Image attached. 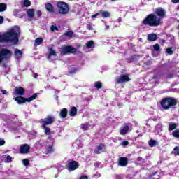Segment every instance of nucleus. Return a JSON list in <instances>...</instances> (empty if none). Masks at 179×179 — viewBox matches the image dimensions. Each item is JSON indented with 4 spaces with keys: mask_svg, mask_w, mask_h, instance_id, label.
<instances>
[{
    "mask_svg": "<svg viewBox=\"0 0 179 179\" xmlns=\"http://www.w3.org/2000/svg\"><path fill=\"white\" fill-rule=\"evenodd\" d=\"M80 179H88L87 176L83 175L81 177H80Z\"/></svg>",
    "mask_w": 179,
    "mask_h": 179,
    "instance_id": "nucleus-53",
    "label": "nucleus"
},
{
    "mask_svg": "<svg viewBox=\"0 0 179 179\" xmlns=\"http://www.w3.org/2000/svg\"><path fill=\"white\" fill-rule=\"evenodd\" d=\"M50 31L52 32H54V31H58V27H57V25H52L51 27H50Z\"/></svg>",
    "mask_w": 179,
    "mask_h": 179,
    "instance_id": "nucleus-43",
    "label": "nucleus"
},
{
    "mask_svg": "<svg viewBox=\"0 0 179 179\" xmlns=\"http://www.w3.org/2000/svg\"><path fill=\"white\" fill-rule=\"evenodd\" d=\"M46 57L50 62L55 61V59H57V52H55L52 48H50L46 54Z\"/></svg>",
    "mask_w": 179,
    "mask_h": 179,
    "instance_id": "nucleus-9",
    "label": "nucleus"
},
{
    "mask_svg": "<svg viewBox=\"0 0 179 179\" xmlns=\"http://www.w3.org/2000/svg\"><path fill=\"white\" fill-rule=\"evenodd\" d=\"M65 36H66L67 37H73V32L72 31H69L65 33Z\"/></svg>",
    "mask_w": 179,
    "mask_h": 179,
    "instance_id": "nucleus-46",
    "label": "nucleus"
},
{
    "mask_svg": "<svg viewBox=\"0 0 179 179\" xmlns=\"http://www.w3.org/2000/svg\"><path fill=\"white\" fill-rule=\"evenodd\" d=\"M162 71L160 69H155L154 71V76L150 80L151 83H155V85H159V80H160V78H162Z\"/></svg>",
    "mask_w": 179,
    "mask_h": 179,
    "instance_id": "nucleus-8",
    "label": "nucleus"
},
{
    "mask_svg": "<svg viewBox=\"0 0 179 179\" xmlns=\"http://www.w3.org/2000/svg\"><path fill=\"white\" fill-rule=\"evenodd\" d=\"M55 120V117H54L53 115L47 116L46 118L42 120L41 122L42 126L47 127V125H51V124L54 123Z\"/></svg>",
    "mask_w": 179,
    "mask_h": 179,
    "instance_id": "nucleus-11",
    "label": "nucleus"
},
{
    "mask_svg": "<svg viewBox=\"0 0 179 179\" xmlns=\"http://www.w3.org/2000/svg\"><path fill=\"white\" fill-rule=\"evenodd\" d=\"M122 19L121 18V17H120L116 20V22H117V23H120V22H122Z\"/></svg>",
    "mask_w": 179,
    "mask_h": 179,
    "instance_id": "nucleus-60",
    "label": "nucleus"
},
{
    "mask_svg": "<svg viewBox=\"0 0 179 179\" xmlns=\"http://www.w3.org/2000/svg\"><path fill=\"white\" fill-rule=\"evenodd\" d=\"M5 145V140H0V146Z\"/></svg>",
    "mask_w": 179,
    "mask_h": 179,
    "instance_id": "nucleus-54",
    "label": "nucleus"
},
{
    "mask_svg": "<svg viewBox=\"0 0 179 179\" xmlns=\"http://www.w3.org/2000/svg\"><path fill=\"white\" fill-rule=\"evenodd\" d=\"M58 171H62V170H64V167L62 166H59L58 169H57Z\"/></svg>",
    "mask_w": 179,
    "mask_h": 179,
    "instance_id": "nucleus-59",
    "label": "nucleus"
},
{
    "mask_svg": "<svg viewBox=\"0 0 179 179\" xmlns=\"http://www.w3.org/2000/svg\"><path fill=\"white\" fill-rule=\"evenodd\" d=\"M94 167L95 169L97 170L98 169H100V167H101V162H96L94 163Z\"/></svg>",
    "mask_w": 179,
    "mask_h": 179,
    "instance_id": "nucleus-40",
    "label": "nucleus"
},
{
    "mask_svg": "<svg viewBox=\"0 0 179 179\" xmlns=\"http://www.w3.org/2000/svg\"><path fill=\"white\" fill-rule=\"evenodd\" d=\"M148 145L150 148H155V146H156L157 145H159V143L157 141H156L155 140L150 139L148 141Z\"/></svg>",
    "mask_w": 179,
    "mask_h": 179,
    "instance_id": "nucleus-24",
    "label": "nucleus"
},
{
    "mask_svg": "<svg viewBox=\"0 0 179 179\" xmlns=\"http://www.w3.org/2000/svg\"><path fill=\"white\" fill-rule=\"evenodd\" d=\"M80 128L83 131H87V129H89V124L87 123L81 124Z\"/></svg>",
    "mask_w": 179,
    "mask_h": 179,
    "instance_id": "nucleus-32",
    "label": "nucleus"
},
{
    "mask_svg": "<svg viewBox=\"0 0 179 179\" xmlns=\"http://www.w3.org/2000/svg\"><path fill=\"white\" fill-rule=\"evenodd\" d=\"M45 89H50V86H46Z\"/></svg>",
    "mask_w": 179,
    "mask_h": 179,
    "instance_id": "nucleus-62",
    "label": "nucleus"
},
{
    "mask_svg": "<svg viewBox=\"0 0 179 179\" xmlns=\"http://www.w3.org/2000/svg\"><path fill=\"white\" fill-rule=\"evenodd\" d=\"M118 166L120 167H127L128 166V159L124 157L119 158Z\"/></svg>",
    "mask_w": 179,
    "mask_h": 179,
    "instance_id": "nucleus-15",
    "label": "nucleus"
},
{
    "mask_svg": "<svg viewBox=\"0 0 179 179\" xmlns=\"http://www.w3.org/2000/svg\"><path fill=\"white\" fill-rule=\"evenodd\" d=\"M27 14L28 15L29 17H34V9H29L27 11Z\"/></svg>",
    "mask_w": 179,
    "mask_h": 179,
    "instance_id": "nucleus-31",
    "label": "nucleus"
},
{
    "mask_svg": "<svg viewBox=\"0 0 179 179\" xmlns=\"http://www.w3.org/2000/svg\"><path fill=\"white\" fill-rule=\"evenodd\" d=\"M166 52L167 54H169V55H173V54H174V51H173V49H171V48H168Z\"/></svg>",
    "mask_w": 179,
    "mask_h": 179,
    "instance_id": "nucleus-42",
    "label": "nucleus"
},
{
    "mask_svg": "<svg viewBox=\"0 0 179 179\" xmlns=\"http://www.w3.org/2000/svg\"><path fill=\"white\" fill-rule=\"evenodd\" d=\"M38 96V94L36 93L34 94L31 96L29 98H24L22 96H17L15 98V100L17 101L18 104H24V103H30L33 101V100H36L37 99V96Z\"/></svg>",
    "mask_w": 179,
    "mask_h": 179,
    "instance_id": "nucleus-4",
    "label": "nucleus"
},
{
    "mask_svg": "<svg viewBox=\"0 0 179 179\" xmlns=\"http://www.w3.org/2000/svg\"><path fill=\"white\" fill-rule=\"evenodd\" d=\"M78 114V109L76 107H72L70 110L69 115L70 117H75Z\"/></svg>",
    "mask_w": 179,
    "mask_h": 179,
    "instance_id": "nucleus-22",
    "label": "nucleus"
},
{
    "mask_svg": "<svg viewBox=\"0 0 179 179\" xmlns=\"http://www.w3.org/2000/svg\"><path fill=\"white\" fill-rule=\"evenodd\" d=\"M73 147L76 148V149H78V148H82V143H80V141H76L73 144Z\"/></svg>",
    "mask_w": 179,
    "mask_h": 179,
    "instance_id": "nucleus-30",
    "label": "nucleus"
},
{
    "mask_svg": "<svg viewBox=\"0 0 179 179\" xmlns=\"http://www.w3.org/2000/svg\"><path fill=\"white\" fill-rule=\"evenodd\" d=\"M14 94H16V96H23L24 94V90L23 87H15Z\"/></svg>",
    "mask_w": 179,
    "mask_h": 179,
    "instance_id": "nucleus-18",
    "label": "nucleus"
},
{
    "mask_svg": "<svg viewBox=\"0 0 179 179\" xmlns=\"http://www.w3.org/2000/svg\"><path fill=\"white\" fill-rule=\"evenodd\" d=\"M24 5L26 8H29L31 5V3L29 0H24Z\"/></svg>",
    "mask_w": 179,
    "mask_h": 179,
    "instance_id": "nucleus-41",
    "label": "nucleus"
},
{
    "mask_svg": "<svg viewBox=\"0 0 179 179\" xmlns=\"http://www.w3.org/2000/svg\"><path fill=\"white\" fill-rule=\"evenodd\" d=\"M77 71H78V69L73 67V68L70 69L69 70V75H72V74H73V73H76Z\"/></svg>",
    "mask_w": 179,
    "mask_h": 179,
    "instance_id": "nucleus-37",
    "label": "nucleus"
},
{
    "mask_svg": "<svg viewBox=\"0 0 179 179\" xmlns=\"http://www.w3.org/2000/svg\"><path fill=\"white\" fill-rule=\"evenodd\" d=\"M45 135H51V129L48 126H42Z\"/></svg>",
    "mask_w": 179,
    "mask_h": 179,
    "instance_id": "nucleus-23",
    "label": "nucleus"
},
{
    "mask_svg": "<svg viewBox=\"0 0 179 179\" xmlns=\"http://www.w3.org/2000/svg\"><path fill=\"white\" fill-rule=\"evenodd\" d=\"M36 15H37V16H38V17H40V16H41V11L38 10V11L36 12Z\"/></svg>",
    "mask_w": 179,
    "mask_h": 179,
    "instance_id": "nucleus-55",
    "label": "nucleus"
},
{
    "mask_svg": "<svg viewBox=\"0 0 179 179\" xmlns=\"http://www.w3.org/2000/svg\"><path fill=\"white\" fill-rule=\"evenodd\" d=\"M152 177H154V178L155 179H159V175L156 174V173H153L151 176Z\"/></svg>",
    "mask_w": 179,
    "mask_h": 179,
    "instance_id": "nucleus-51",
    "label": "nucleus"
},
{
    "mask_svg": "<svg viewBox=\"0 0 179 179\" xmlns=\"http://www.w3.org/2000/svg\"><path fill=\"white\" fill-rule=\"evenodd\" d=\"M1 93H2L3 94H8V91H6V90H1Z\"/></svg>",
    "mask_w": 179,
    "mask_h": 179,
    "instance_id": "nucleus-58",
    "label": "nucleus"
},
{
    "mask_svg": "<svg viewBox=\"0 0 179 179\" xmlns=\"http://www.w3.org/2000/svg\"><path fill=\"white\" fill-rule=\"evenodd\" d=\"M30 152V146L27 144H23L20 147V153L26 155Z\"/></svg>",
    "mask_w": 179,
    "mask_h": 179,
    "instance_id": "nucleus-13",
    "label": "nucleus"
},
{
    "mask_svg": "<svg viewBox=\"0 0 179 179\" xmlns=\"http://www.w3.org/2000/svg\"><path fill=\"white\" fill-rule=\"evenodd\" d=\"M22 164H24V166H29V164H30V161H29V159H24L22 160Z\"/></svg>",
    "mask_w": 179,
    "mask_h": 179,
    "instance_id": "nucleus-44",
    "label": "nucleus"
},
{
    "mask_svg": "<svg viewBox=\"0 0 179 179\" xmlns=\"http://www.w3.org/2000/svg\"><path fill=\"white\" fill-rule=\"evenodd\" d=\"M33 76H34V78H37V77L38 76V74H37V73H34V74H33Z\"/></svg>",
    "mask_w": 179,
    "mask_h": 179,
    "instance_id": "nucleus-61",
    "label": "nucleus"
},
{
    "mask_svg": "<svg viewBox=\"0 0 179 179\" xmlns=\"http://www.w3.org/2000/svg\"><path fill=\"white\" fill-rule=\"evenodd\" d=\"M2 23H3V17L0 16V24H2Z\"/></svg>",
    "mask_w": 179,
    "mask_h": 179,
    "instance_id": "nucleus-56",
    "label": "nucleus"
},
{
    "mask_svg": "<svg viewBox=\"0 0 179 179\" xmlns=\"http://www.w3.org/2000/svg\"><path fill=\"white\" fill-rule=\"evenodd\" d=\"M154 50H152V55H155V57H157V54L160 52V45L159 44H155L153 45Z\"/></svg>",
    "mask_w": 179,
    "mask_h": 179,
    "instance_id": "nucleus-19",
    "label": "nucleus"
},
{
    "mask_svg": "<svg viewBox=\"0 0 179 179\" xmlns=\"http://www.w3.org/2000/svg\"><path fill=\"white\" fill-rule=\"evenodd\" d=\"M78 50L72 46H64L62 48L61 55H66V54H75Z\"/></svg>",
    "mask_w": 179,
    "mask_h": 179,
    "instance_id": "nucleus-7",
    "label": "nucleus"
},
{
    "mask_svg": "<svg viewBox=\"0 0 179 179\" xmlns=\"http://www.w3.org/2000/svg\"><path fill=\"white\" fill-rule=\"evenodd\" d=\"M20 37V28L15 26L3 35H0V43H10L16 45Z\"/></svg>",
    "mask_w": 179,
    "mask_h": 179,
    "instance_id": "nucleus-2",
    "label": "nucleus"
},
{
    "mask_svg": "<svg viewBox=\"0 0 179 179\" xmlns=\"http://www.w3.org/2000/svg\"><path fill=\"white\" fill-rule=\"evenodd\" d=\"M94 87H96V89H101V87H103V84H101L100 81H96L94 83Z\"/></svg>",
    "mask_w": 179,
    "mask_h": 179,
    "instance_id": "nucleus-34",
    "label": "nucleus"
},
{
    "mask_svg": "<svg viewBox=\"0 0 179 179\" xmlns=\"http://www.w3.org/2000/svg\"><path fill=\"white\" fill-rule=\"evenodd\" d=\"M6 163H10L12 162V157H10V155H6Z\"/></svg>",
    "mask_w": 179,
    "mask_h": 179,
    "instance_id": "nucleus-45",
    "label": "nucleus"
},
{
    "mask_svg": "<svg viewBox=\"0 0 179 179\" xmlns=\"http://www.w3.org/2000/svg\"><path fill=\"white\" fill-rule=\"evenodd\" d=\"M148 41H156L157 40V35L156 34H150L148 35Z\"/></svg>",
    "mask_w": 179,
    "mask_h": 179,
    "instance_id": "nucleus-20",
    "label": "nucleus"
},
{
    "mask_svg": "<svg viewBox=\"0 0 179 179\" xmlns=\"http://www.w3.org/2000/svg\"><path fill=\"white\" fill-rule=\"evenodd\" d=\"M169 125V131H173V129H176V128H177V124L176 123L170 122Z\"/></svg>",
    "mask_w": 179,
    "mask_h": 179,
    "instance_id": "nucleus-29",
    "label": "nucleus"
},
{
    "mask_svg": "<svg viewBox=\"0 0 179 179\" xmlns=\"http://www.w3.org/2000/svg\"><path fill=\"white\" fill-rule=\"evenodd\" d=\"M99 16H101L100 15V11H99L97 13L94 14V15H92L91 16L92 19H96V17H99Z\"/></svg>",
    "mask_w": 179,
    "mask_h": 179,
    "instance_id": "nucleus-48",
    "label": "nucleus"
},
{
    "mask_svg": "<svg viewBox=\"0 0 179 179\" xmlns=\"http://www.w3.org/2000/svg\"><path fill=\"white\" fill-rule=\"evenodd\" d=\"M172 135L174 138H179V130L177 129V130H175L172 132Z\"/></svg>",
    "mask_w": 179,
    "mask_h": 179,
    "instance_id": "nucleus-38",
    "label": "nucleus"
},
{
    "mask_svg": "<svg viewBox=\"0 0 179 179\" xmlns=\"http://www.w3.org/2000/svg\"><path fill=\"white\" fill-rule=\"evenodd\" d=\"M11 57L12 51L10 50L2 48L0 50V64H2V61H8Z\"/></svg>",
    "mask_w": 179,
    "mask_h": 179,
    "instance_id": "nucleus-5",
    "label": "nucleus"
},
{
    "mask_svg": "<svg viewBox=\"0 0 179 179\" xmlns=\"http://www.w3.org/2000/svg\"><path fill=\"white\" fill-rule=\"evenodd\" d=\"M86 28L87 29V30H93V27L90 24H87Z\"/></svg>",
    "mask_w": 179,
    "mask_h": 179,
    "instance_id": "nucleus-49",
    "label": "nucleus"
},
{
    "mask_svg": "<svg viewBox=\"0 0 179 179\" xmlns=\"http://www.w3.org/2000/svg\"><path fill=\"white\" fill-rule=\"evenodd\" d=\"M138 162H140L141 164H143V163L145 162V159H143L142 157H138Z\"/></svg>",
    "mask_w": 179,
    "mask_h": 179,
    "instance_id": "nucleus-50",
    "label": "nucleus"
},
{
    "mask_svg": "<svg viewBox=\"0 0 179 179\" xmlns=\"http://www.w3.org/2000/svg\"><path fill=\"white\" fill-rule=\"evenodd\" d=\"M67 169L69 171H73L74 170H76L78 167H79V164H78V162L73 161V160H69L67 162Z\"/></svg>",
    "mask_w": 179,
    "mask_h": 179,
    "instance_id": "nucleus-10",
    "label": "nucleus"
},
{
    "mask_svg": "<svg viewBox=\"0 0 179 179\" xmlns=\"http://www.w3.org/2000/svg\"><path fill=\"white\" fill-rule=\"evenodd\" d=\"M131 78H129V75H121L120 76L117 77V83L122 84L125 83V82H129Z\"/></svg>",
    "mask_w": 179,
    "mask_h": 179,
    "instance_id": "nucleus-12",
    "label": "nucleus"
},
{
    "mask_svg": "<svg viewBox=\"0 0 179 179\" xmlns=\"http://www.w3.org/2000/svg\"><path fill=\"white\" fill-rule=\"evenodd\" d=\"M46 155H48V153H52L54 152V148H52V143L50 144L48 146H46Z\"/></svg>",
    "mask_w": 179,
    "mask_h": 179,
    "instance_id": "nucleus-25",
    "label": "nucleus"
},
{
    "mask_svg": "<svg viewBox=\"0 0 179 179\" xmlns=\"http://www.w3.org/2000/svg\"><path fill=\"white\" fill-rule=\"evenodd\" d=\"M67 115H68V110H66V108H63L60 111V117H62V118H66Z\"/></svg>",
    "mask_w": 179,
    "mask_h": 179,
    "instance_id": "nucleus-26",
    "label": "nucleus"
},
{
    "mask_svg": "<svg viewBox=\"0 0 179 179\" xmlns=\"http://www.w3.org/2000/svg\"><path fill=\"white\" fill-rule=\"evenodd\" d=\"M104 26H106L105 30H108L110 29V26L107 25L106 22H104Z\"/></svg>",
    "mask_w": 179,
    "mask_h": 179,
    "instance_id": "nucleus-52",
    "label": "nucleus"
},
{
    "mask_svg": "<svg viewBox=\"0 0 179 179\" xmlns=\"http://www.w3.org/2000/svg\"><path fill=\"white\" fill-rule=\"evenodd\" d=\"M120 145L122 146H128L129 145V142H128V141H123Z\"/></svg>",
    "mask_w": 179,
    "mask_h": 179,
    "instance_id": "nucleus-47",
    "label": "nucleus"
},
{
    "mask_svg": "<svg viewBox=\"0 0 179 179\" xmlns=\"http://www.w3.org/2000/svg\"><path fill=\"white\" fill-rule=\"evenodd\" d=\"M173 3H179V0H171Z\"/></svg>",
    "mask_w": 179,
    "mask_h": 179,
    "instance_id": "nucleus-57",
    "label": "nucleus"
},
{
    "mask_svg": "<svg viewBox=\"0 0 179 179\" xmlns=\"http://www.w3.org/2000/svg\"><path fill=\"white\" fill-rule=\"evenodd\" d=\"M6 10V4L0 3V12H5Z\"/></svg>",
    "mask_w": 179,
    "mask_h": 179,
    "instance_id": "nucleus-35",
    "label": "nucleus"
},
{
    "mask_svg": "<svg viewBox=\"0 0 179 179\" xmlns=\"http://www.w3.org/2000/svg\"><path fill=\"white\" fill-rule=\"evenodd\" d=\"M43 43V38H38L35 40V45H40Z\"/></svg>",
    "mask_w": 179,
    "mask_h": 179,
    "instance_id": "nucleus-39",
    "label": "nucleus"
},
{
    "mask_svg": "<svg viewBox=\"0 0 179 179\" xmlns=\"http://www.w3.org/2000/svg\"><path fill=\"white\" fill-rule=\"evenodd\" d=\"M23 56V52L19 49H15L14 52V57L15 59H20Z\"/></svg>",
    "mask_w": 179,
    "mask_h": 179,
    "instance_id": "nucleus-17",
    "label": "nucleus"
},
{
    "mask_svg": "<svg viewBox=\"0 0 179 179\" xmlns=\"http://www.w3.org/2000/svg\"><path fill=\"white\" fill-rule=\"evenodd\" d=\"M159 127H160V125H157V126H156V129H157V128H158Z\"/></svg>",
    "mask_w": 179,
    "mask_h": 179,
    "instance_id": "nucleus-63",
    "label": "nucleus"
},
{
    "mask_svg": "<svg viewBox=\"0 0 179 179\" xmlns=\"http://www.w3.org/2000/svg\"><path fill=\"white\" fill-rule=\"evenodd\" d=\"M100 15H102V17L106 18V17H110V13L108 11H103L100 10L99 11Z\"/></svg>",
    "mask_w": 179,
    "mask_h": 179,
    "instance_id": "nucleus-27",
    "label": "nucleus"
},
{
    "mask_svg": "<svg viewBox=\"0 0 179 179\" xmlns=\"http://www.w3.org/2000/svg\"><path fill=\"white\" fill-rule=\"evenodd\" d=\"M86 45H87V50H90V49L92 50V48H94V42H93L92 41H89L87 43Z\"/></svg>",
    "mask_w": 179,
    "mask_h": 179,
    "instance_id": "nucleus-28",
    "label": "nucleus"
},
{
    "mask_svg": "<svg viewBox=\"0 0 179 179\" xmlns=\"http://www.w3.org/2000/svg\"><path fill=\"white\" fill-rule=\"evenodd\" d=\"M177 103L178 101L173 97H168L164 99L161 102V106L164 110H169L171 108V107H174V106H177Z\"/></svg>",
    "mask_w": 179,
    "mask_h": 179,
    "instance_id": "nucleus-3",
    "label": "nucleus"
},
{
    "mask_svg": "<svg viewBox=\"0 0 179 179\" xmlns=\"http://www.w3.org/2000/svg\"><path fill=\"white\" fill-rule=\"evenodd\" d=\"M172 153H173V155H175V156H179V148L175 147Z\"/></svg>",
    "mask_w": 179,
    "mask_h": 179,
    "instance_id": "nucleus-36",
    "label": "nucleus"
},
{
    "mask_svg": "<svg viewBox=\"0 0 179 179\" xmlns=\"http://www.w3.org/2000/svg\"><path fill=\"white\" fill-rule=\"evenodd\" d=\"M45 9L50 12V13H52L54 12V7L52 3H47L45 6Z\"/></svg>",
    "mask_w": 179,
    "mask_h": 179,
    "instance_id": "nucleus-21",
    "label": "nucleus"
},
{
    "mask_svg": "<svg viewBox=\"0 0 179 179\" xmlns=\"http://www.w3.org/2000/svg\"><path fill=\"white\" fill-rule=\"evenodd\" d=\"M56 100H58V96H56Z\"/></svg>",
    "mask_w": 179,
    "mask_h": 179,
    "instance_id": "nucleus-64",
    "label": "nucleus"
},
{
    "mask_svg": "<svg viewBox=\"0 0 179 179\" xmlns=\"http://www.w3.org/2000/svg\"><path fill=\"white\" fill-rule=\"evenodd\" d=\"M129 131H131L129 126L124 124L121 127L120 133V135H127V134H128Z\"/></svg>",
    "mask_w": 179,
    "mask_h": 179,
    "instance_id": "nucleus-16",
    "label": "nucleus"
},
{
    "mask_svg": "<svg viewBox=\"0 0 179 179\" xmlns=\"http://www.w3.org/2000/svg\"><path fill=\"white\" fill-rule=\"evenodd\" d=\"M164 17H166V10L159 7L155 9V13L149 14L142 21V24L150 27H157L162 24V19Z\"/></svg>",
    "mask_w": 179,
    "mask_h": 179,
    "instance_id": "nucleus-1",
    "label": "nucleus"
},
{
    "mask_svg": "<svg viewBox=\"0 0 179 179\" xmlns=\"http://www.w3.org/2000/svg\"><path fill=\"white\" fill-rule=\"evenodd\" d=\"M104 150H106V145L101 143L95 148L94 153H96V155H100V153H103Z\"/></svg>",
    "mask_w": 179,
    "mask_h": 179,
    "instance_id": "nucleus-14",
    "label": "nucleus"
},
{
    "mask_svg": "<svg viewBox=\"0 0 179 179\" xmlns=\"http://www.w3.org/2000/svg\"><path fill=\"white\" fill-rule=\"evenodd\" d=\"M36 135H37V133L34 131H32L29 132V138L34 139L36 138Z\"/></svg>",
    "mask_w": 179,
    "mask_h": 179,
    "instance_id": "nucleus-33",
    "label": "nucleus"
},
{
    "mask_svg": "<svg viewBox=\"0 0 179 179\" xmlns=\"http://www.w3.org/2000/svg\"><path fill=\"white\" fill-rule=\"evenodd\" d=\"M57 8L59 13H61V15H68L69 13V6L64 1H59L57 3Z\"/></svg>",
    "mask_w": 179,
    "mask_h": 179,
    "instance_id": "nucleus-6",
    "label": "nucleus"
}]
</instances>
